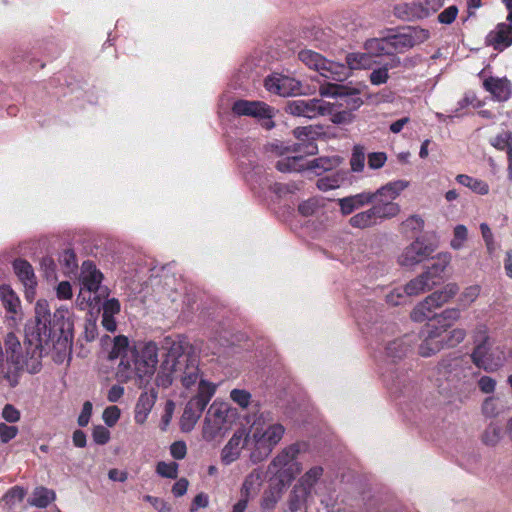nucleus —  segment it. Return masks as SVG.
Listing matches in <instances>:
<instances>
[{"label": "nucleus", "mask_w": 512, "mask_h": 512, "mask_svg": "<svg viewBox=\"0 0 512 512\" xmlns=\"http://www.w3.org/2000/svg\"><path fill=\"white\" fill-rule=\"evenodd\" d=\"M166 350L157 377L158 387L168 388L175 380L189 388L200 379L199 358L192 353L187 342L180 338L166 337L163 342Z\"/></svg>", "instance_id": "obj_1"}, {"label": "nucleus", "mask_w": 512, "mask_h": 512, "mask_svg": "<svg viewBox=\"0 0 512 512\" xmlns=\"http://www.w3.org/2000/svg\"><path fill=\"white\" fill-rule=\"evenodd\" d=\"M435 381L440 393L462 399L475 389L476 373L463 357H447L438 364Z\"/></svg>", "instance_id": "obj_2"}, {"label": "nucleus", "mask_w": 512, "mask_h": 512, "mask_svg": "<svg viewBox=\"0 0 512 512\" xmlns=\"http://www.w3.org/2000/svg\"><path fill=\"white\" fill-rule=\"evenodd\" d=\"M298 58L310 69H314L326 79L342 82L351 76L352 70L369 69L373 58L366 51L353 52L346 55V64L327 60L321 54L312 50H302Z\"/></svg>", "instance_id": "obj_3"}, {"label": "nucleus", "mask_w": 512, "mask_h": 512, "mask_svg": "<svg viewBox=\"0 0 512 512\" xmlns=\"http://www.w3.org/2000/svg\"><path fill=\"white\" fill-rule=\"evenodd\" d=\"M285 427L274 422L270 412H261L248 431L250 459L253 463L265 460L279 444Z\"/></svg>", "instance_id": "obj_4"}, {"label": "nucleus", "mask_w": 512, "mask_h": 512, "mask_svg": "<svg viewBox=\"0 0 512 512\" xmlns=\"http://www.w3.org/2000/svg\"><path fill=\"white\" fill-rule=\"evenodd\" d=\"M131 359H122L118 365L117 377L128 381L134 375L139 378L151 376L158 363V347L154 342H147L130 351Z\"/></svg>", "instance_id": "obj_5"}, {"label": "nucleus", "mask_w": 512, "mask_h": 512, "mask_svg": "<svg viewBox=\"0 0 512 512\" xmlns=\"http://www.w3.org/2000/svg\"><path fill=\"white\" fill-rule=\"evenodd\" d=\"M25 355L19 352L20 342L14 332L10 331L5 338V346L8 353V362L11 363L15 371L26 370L31 374L40 371L42 366V357L44 352L49 350L45 344L38 346L30 343L28 339V328L25 335Z\"/></svg>", "instance_id": "obj_6"}, {"label": "nucleus", "mask_w": 512, "mask_h": 512, "mask_svg": "<svg viewBox=\"0 0 512 512\" xmlns=\"http://www.w3.org/2000/svg\"><path fill=\"white\" fill-rule=\"evenodd\" d=\"M102 280L103 274L92 261L86 260L82 263L79 276L81 289L77 298L81 309L98 307L108 295L107 288L101 285Z\"/></svg>", "instance_id": "obj_7"}, {"label": "nucleus", "mask_w": 512, "mask_h": 512, "mask_svg": "<svg viewBox=\"0 0 512 512\" xmlns=\"http://www.w3.org/2000/svg\"><path fill=\"white\" fill-rule=\"evenodd\" d=\"M271 151L276 155L285 158L277 161L276 168L280 172H300L305 170V155H313L317 152V146L313 141L284 145L283 143H272Z\"/></svg>", "instance_id": "obj_8"}, {"label": "nucleus", "mask_w": 512, "mask_h": 512, "mask_svg": "<svg viewBox=\"0 0 512 512\" xmlns=\"http://www.w3.org/2000/svg\"><path fill=\"white\" fill-rule=\"evenodd\" d=\"M236 411L223 402H213L209 407L203 424V439L211 442L222 437L231 427Z\"/></svg>", "instance_id": "obj_9"}, {"label": "nucleus", "mask_w": 512, "mask_h": 512, "mask_svg": "<svg viewBox=\"0 0 512 512\" xmlns=\"http://www.w3.org/2000/svg\"><path fill=\"white\" fill-rule=\"evenodd\" d=\"M59 317L61 323H53L49 350L45 351L44 355L52 352L54 362L62 364L71 360L73 333L72 323L69 319H64L63 311L54 314L55 319H59Z\"/></svg>", "instance_id": "obj_10"}, {"label": "nucleus", "mask_w": 512, "mask_h": 512, "mask_svg": "<svg viewBox=\"0 0 512 512\" xmlns=\"http://www.w3.org/2000/svg\"><path fill=\"white\" fill-rule=\"evenodd\" d=\"M409 186L407 180H396L377 189L373 196L371 207L379 220L390 219L397 216L400 206L394 200Z\"/></svg>", "instance_id": "obj_11"}, {"label": "nucleus", "mask_w": 512, "mask_h": 512, "mask_svg": "<svg viewBox=\"0 0 512 512\" xmlns=\"http://www.w3.org/2000/svg\"><path fill=\"white\" fill-rule=\"evenodd\" d=\"M459 291L456 283H448L441 290L435 291L420 302L411 312V319L423 322L434 317V310L448 303Z\"/></svg>", "instance_id": "obj_12"}, {"label": "nucleus", "mask_w": 512, "mask_h": 512, "mask_svg": "<svg viewBox=\"0 0 512 512\" xmlns=\"http://www.w3.org/2000/svg\"><path fill=\"white\" fill-rule=\"evenodd\" d=\"M300 452L299 444H292L282 449L269 464V470L280 478V482L286 479L290 481L302 470L301 464L297 462Z\"/></svg>", "instance_id": "obj_13"}, {"label": "nucleus", "mask_w": 512, "mask_h": 512, "mask_svg": "<svg viewBox=\"0 0 512 512\" xmlns=\"http://www.w3.org/2000/svg\"><path fill=\"white\" fill-rule=\"evenodd\" d=\"M53 324L48 302L44 299L37 301L35 305V324L28 327V339L30 343L49 347Z\"/></svg>", "instance_id": "obj_14"}, {"label": "nucleus", "mask_w": 512, "mask_h": 512, "mask_svg": "<svg viewBox=\"0 0 512 512\" xmlns=\"http://www.w3.org/2000/svg\"><path fill=\"white\" fill-rule=\"evenodd\" d=\"M285 110L293 116L313 119L319 115L332 114L333 106L322 99H296L289 101Z\"/></svg>", "instance_id": "obj_15"}, {"label": "nucleus", "mask_w": 512, "mask_h": 512, "mask_svg": "<svg viewBox=\"0 0 512 512\" xmlns=\"http://www.w3.org/2000/svg\"><path fill=\"white\" fill-rule=\"evenodd\" d=\"M232 111L238 116H250L262 119V126L266 130L274 127L272 120L274 110L262 101L237 100L232 106Z\"/></svg>", "instance_id": "obj_16"}, {"label": "nucleus", "mask_w": 512, "mask_h": 512, "mask_svg": "<svg viewBox=\"0 0 512 512\" xmlns=\"http://www.w3.org/2000/svg\"><path fill=\"white\" fill-rule=\"evenodd\" d=\"M471 359L478 368L487 372H495L503 366L506 356L500 347L492 348L489 343V345L481 344L474 347Z\"/></svg>", "instance_id": "obj_17"}, {"label": "nucleus", "mask_w": 512, "mask_h": 512, "mask_svg": "<svg viewBox=\"0 0 512 512\" xmlns=\"http://www.w3.org/2000/svg\"><path fill=\"white\" fill-rule=\"evenodd\" d=\"M430 37L427 29L420 27H408L402 32L388 36V43L391 47V52H404L408 49L419 45Z\"/></svg>", "instance_id": "obj_18"}, {"label": "nucleus", "mask_w": 512, "mask_h": 512, "mask_svg": "<svg viewBox=\"0 0 512 512\" xmlns=\"http://www.w3.org/2000/svg\"><path fill=\"white\" fill-rule=\"evenodd\" d=\"M0 300L5 309L4 322L10 329H15L23 319L21 302L9 285H0Z\"/></svg>", "instance_id": "obj_19"}, {"label": "nucleus", "mask_w": 512, "mask_h": 512, "mask_svg": "<svg viewBox=\"0 0 512 512\" xmlns=\"http://www.w3.org/2000/svg\"><path fill=\"white\" fill-rule=\"evenodd\" d=\"M436 247L424 238H416L398 257V263L404 267L415 266L428 259Z\"/></svg>", "instance_id": "obj_20"}, {"label": "nucleus", "mask_w": 512, "mask_h": 512, "mask_svg": "<svg viewBox=\"0 0 512 512\" xmlns=\"http://www.w3.org/2000/svg\"><path fill=\"white\" fill-rule=\"evenodd\" d=\"M244 448L249 450L248 430L245 427L237 429L220 453L221 463L225 466L237 461Z\"/></svg>", "instance_id": "obj_21"}, {"label": "nucleus", "mask_w": 512, "mask_h": 512, "mask_svg": "<svg viewBox=\"0 0 512 512\" xmlns=\"http://www.w3.org/2000/svg\"><path fill=\"white\" fill-rule=\"evenodd\" d=\"M444 4V0H423L419 3L402 4L395 8V14L403 20L425 18L437 12Z\"/></svg>", "instance_id": "obj_22"}, {"label": "nucleus", "mask_w": 512, "mask_h": 512, "mask_svg": "<svg viewBox=\"0 0 512 512\" xmlns=\"http://www.w3.org/2000/svg\"><path fill=\"white\" fill-rule=\"evenodd\" d=\"M445 329L436 325L428 324L422 330V343L419 346V354L422 357H430L444 348L443 333Z\"/></svg>", "instance_id": "obj_23"}, {"label": "nucleus", "mask_w": 512, "mask_h": 512, "mask_svg": "<svg viewBox=\"0 0 512 512\" xmlns=\"http://www.w3.org/2000/svg\"><path fill=\"white\" fill-rule=\"evenodd\" d=\"M265 88L283 97L302 93L301 83L289 76L273 74L265 79Z\"/></svg>", "instance_id": "obj_24"}, {"label": "nucleus", "mask_w": 512, "mask_h": 512, "mask_svg": "<svg viewBox=\"0 0 512 512\" xmlns=\"http://www.w3.org/2000/svg\"><path fill=\"white\" fill-rule=\"evenodd\" d=\"M320 94L328 97H339V106H345L349 110H356L362 104V99L357 93H348L347 88L343 85L338 84H327L320 87Z\"/></svg>", "instance_id": "obj_25"}, {"label": "nucleus", "mask_w": 512, "mask_h": 512, "mask_svg": "<svg viewBox=\"0 0 512 512\" xmlns=\"http://www.w3.org/2000/svg\"><path fill=\"white\" fill-rule=\"evenodd\" d=\"M483 87L498 102L507 101L512 95V83L506 77L490 76L484 80Z\"/></svg>", "instance_id": "obj_26"}, {"label": "nucleus", "mask_w": 512, "mask_h": 512, "mask_svg": "<svg viewBox=\"0 0 512 512\" xmlns=\"http://www.w3.org/2000/svg\"><path fill=\"white\" fill-rule=\"evenodd\" d=\"M486 44L503 51L512 45V24L499 23L486 37Z\"/></svg>", "instance_id": "obj_27"}, {"label": "nucleus", "mask_w": 512, "mask_h": 512, "mask_svg": "<svg viewBox=\"0 0 512 512\" xmlns=\"http://www.w3.org/2000/svg\"><path fill=\"white\" fill-rule=\"evenodd\" d=\"M158 397L157 391L152 388L140 394L135 406L134 420L138 424H143L151 412Z\"/></svg>", "instance_id": "obj_28"}, {"label": "nucleus", "mask_w": 512, "mask_h": 512, "mask_svg": "<svg viewBox=\"0 0 512 512\" xmlns=\"http://www.w3.org/2000/svg\"><path fill=\"white\" fill-rule=\"evenodd\" d=\"M451 261V255L449 253H439L435 259V262L428 267V269L422 273L425 280H428V284L431 287L439 284L443 279V273Z\"/></svg>", "instance_id": "obj_29"}, {"label": "nucleus", "mask_w": 512, "mask_h": 512, "mask_svg": "<svg viewBox=\"0 0 512 512\" xmlns=\"http://www.w3.org/2000/svg\"><path fill=\"white\" fill-rule=\"evenodd\" d=\"M13 268L18 279L25 286L27 294L34 293L37 280L32 265L24 259H17L13 262Z\"/></svg>", "instance_id": "obj_30"}, {"label": "nucleus", "mask_w": 512, "mask_h": 512, "mask_svg": "<svg viewBox=\"0 0 512 512\" xmlns=\"http://www.w3.org/2000/svg\"><path fill=\"white\" fill-rule=\"evenodd\" d=\"M372 202L373 196L371 192H362L338 200L340 210L343 215H349L354 210L359 209Z\"/></svg>", "instance_id": "obj_31"}, {"label": "nucleus", "mask_w": 512, "mask_h": 512, "mask_svg": "<svg viewBox=\"0 0 512 512\" xmlns=\"http://www.w3.org/2000/svg\"><path fill=\"white\" fill-rule=\"evenodd\" d=\"M311 492L303 485L296 483L291 490L287 500V510L285 512H297L306 507L307 499Z\"/></svg>", "instance_id": "obj_32"}, {"label": "nucleus", "mask_w": 512, "mask_h": 512, "mask_svg": "<svg viewBox=\"0 0 512 512\" xmlns=\"http://www.w3.org/2000/svg\"><path fill=\"white\" fill-rule=\"evenodd\" d=\"M412 342L413 336L411 335H405L402 338L390 341L385 348L387 357L392 361L401 359L410 350Z\"/></svg>", "instance_id": "obj_33"}, {"label": "nucleus", "mask_w": 512, "mask_h": 512, "mask_svg": "<svg viewBox=\"0 0 512 512\" xmlns=\"http://www.w3.org/2000/svg\"><path fill=\"white\" fill-rule=\"evenodd\" d=\"M263 479H264L263 472L260 471L259 469H254L252 472H250L246 476V478L242 484L241 496L247 497L250 499V498L254 497L255 495H257V493L259 492L260 487L263 483Z\"/></svg>", "instance_id": "obj_34"}, {"label": "nucleus", "mask_w": 512, "mask_h": 512, "mask_svg": "<svg viewBox=\"0 0 512 512\" xmlns=\"http://www.w3.org/2000/svg\"><path fill=\"white\" fill-rule=\"evenodd\" d=\"M340 161L341 160L338 156L319 157L311 161H305V170H310L316 174H321L324 171H329L336 168L340 164Z\"/></svg>", "instance_id": "obj_35"}, {"label": "nucleus", "mask_w": 512, "mask_h": 512, "mask_svg": "<svg viewBox=\"0 0 512 512\" xmlns=\"http://www.w3.org/2000/svg\"><path fill=\"white\" fill-rule=\"evenodd\" d=\"M456 181L476 194L487 195L489 193V185L481 179L466 174H459L456 176Z\"/></svg>", "instance_id": "obj_36"}, {"label": "nucleus", "mask_w": 512, "mask_h": 512, "mask_svg": "<svg viewBox=\"0 0 512 512\" xmlns=\"http://www.w3.org/2000/svg\"><path fill=\"white\" fill-rule=\"evenodd\" d=\"M365 50L373 58L384 54H392L391 47L388 43V36L384 38H372L365 42Z\"/></svg>", "instance_id": "obj_37"}, {"label": "nucleus", "mask_w": 512, "mask_h": 512, "mask_svg": "<svg viewBox=\"0 0 512 512\" xmlns=\"http://www.w3.org/2000/svg\"><path fill=\"white\" fill-rule=\"evenodd\" d=\"M55 499V492L45 487H37L28 500L29 504L39 508L47 507Z\"/></svg>", "instance_id": "obj_38"}, {"label": "nucleus", "mask_w": 512, "mask_h": 512, "mask_svg": "<svg viewBox=\"0 0 512 512\" xmlns=\"http://www.w3.org/2000/svg\"><path fill=\"white\" fill-rule=\"evenodd\" d=\"M379 219L376 214L369 208L366 211L359 212L349 219V223L352 227L364 229L375 225Z\"/></svg>", "instance_id": "obj_39"}, {"label": "nucleus", "mask_w": 512, "mask_h": 512, "mask_svg": "<svg viewBox=\"0 0 512 512\" xmlns=\"http://www.w3.org/2000/svg\"><path fill=\"white\" fill-rule=\"evenodd\" d=\"M128 339L125 336H117L114 338L113 347L109 352V359L113 360L116 358L131 359V354L128 349Z\"/></svg>", "instance_id": "obj_40"}, {"label": "nucleus", "mask_w": 512, "mask_h": 512, "mask_svg": "<svg viewBox=\"0 0 512 512\" xmlns=\"http://www.w3.org/2000/svg\"><path fill=\"white\" fill-rule=\"evenodd\" d=\"M284 486V482H280L277 486L271 487L269 490L264 492L261 507L264 510H272L279 499L281 498V490Z\"/></svg>", "instance_id": "obj_41"}, {"label": "nucleus", "mask_w": 512, "mask_h": 512, "mask_svg": "<svg viewBox=\"0 0 512 512\" xmlns=\"http://www.w3.org/2000/svg\"><path fill=\"white\" fill-rule=\"evenodd\" d=\"M209 402L200 396L192 398L185 407V415L192 413V425L200 418L202 412Z\"/></svg>", "instance_id": "obj_42"}, {"label": "nucleus", "mask_w": 512, "mask_h": 512, "mask_svg": "<svg viewBox=\"0 0 512 512\" xmlns=\"http://www.w3.org/2000/svg\"><path fill=\"white\" fill-rule=\"evenodd\" d=\"M404 288V292L406 295L409 296H415L418 295L426 290H430L431 284H428V280H425V278L421 275L418 277L412 279L410 282L406 284Z\"/></svg>", "instance_id": "obj_43"}, {"label": "nucleus", "mask_w": 512, "mask_h": 512, "mask_svg": "<svg viewBox=\"0 0 512 512\" xmlns=\"http://www.w3.org/2000/svg\"><path fill=\"white\" fill-rule=\"evenodd\" d=\"M323 475V468L321 466H314L310 468L303 476L298 480V484L303 485L311 492L313 486Z\"/></svg>", "instance_id": "obj_44"}, {"label": "nucleus", "mask_w": 512, "mask_h": 512, "mask_svg": "<svg viewBox=\"0 0 512 512\" xmlns=\"http://www.w3.org/2000/svg\"><path fill=\"white\" fill-rule=\"evenodd\" d=\"M481 292L480 285H471L466 287L459 296L458 302L462 308L469 307L472 303L476 301Z\"/></svg>", "instance_id": "obj_45"}, {"label": "nucleus", "mask_w": 512, "mask_h": 512, "mask_svg": "<svg viewBox=\"0 0 512 512\" xmlns=\"http://www.w3.org/2000/svg\"><path fill=\"white\" fill-rule=\"evenodd\" d=\"M323 205L324 202L322 199L314 197L300 203L298 206V211L302 216L309 217L317 214Z\"/></svg>", "instance_id": "obj_46"}, {"label": "nucleus", "mask_w": 512, "mask_h": 512, "mask_svg": "<svg viewBox=\"0 0 512 512\" xmlns=\"http://www.w3.org/2000/svg\"><path fill=\"white\" fill-rule=\"evenodd\" d=\"M445 329L443 333L444 337V347H455L460 344L466 337V330L463 328H454L453 330L447 332L446 327L442 326Z\"/></svg>", "instance_id": "obj_47"}, {"label": "nucleus", "mask_w": 512, "mask_h": 512, "mask_svg": "<svg viewBox=\"0 0 512 512\" xmlns=\"http://www.w3.org/2000/svg\"><path fill=\"white\" fill-rule=\"evenodd\" d=\"M59 263L65 274L73 273L78 267L76 255L72 249H66L60 254Z\"/></svg>", "instance_id": "obj_48"}, {"label": "nucleus", "mask_w": 512, "mask_h": 512, "mask_svg": "<svg viewBox=\"0 0 512 512\" xmlns=\"http://www.w3.org/2000/svg\"><path fill=\"white\" fill-rule=\"evenodd\" d=\"M501 439V427L490 424L484 431L482 440L486 445L495 446Z\"/></svg>", "instance_id": "obj_49"}, {"label": "nucleus", "mask_w": 512, "mask_h": 512, "mask_svg": "<svg viewBox=\"0 0 512 512\" xmlns=\"http://www.w3.org/2000/svg\"><path fill=\"white\" fill-rule=\"evenodd\" d=\"M156 472L162 477L176 479L178 476V464L173 461H161L157 464Z\"/></svg>", "instance_id": "obj_50"}, {"label": "nucleus", "mask_w": 512, "mask_h": 512, "mask_svg": "<svg viewBox=\"0 0 512 512\" xmlns=\"http://www.w3.org/2000/svg\"><path fill=\"white\" fill-rule=\"evenodd\" d=\"M475 347L478 345H489L490 338L488 336V328L485 324H477L472 332Z\"/></svg>", "instance_id": "obj_51"}, {"label": "nucleus", "mask_w": 512, "mask_h": 512, "mask_svg": "<svg viewBox=\"0 0 512 512\" xmlns=\"http://www.w3.org/2000/svg\"><path fill=\"white\" fill-rule=\"evenodd\" d=\"M468 230L464 225H457L454 228V237L451 240V247L454 250H459L463 247L464 242L467 240Z\"/></svg>", "instance_id": "obj_52"}, {"label": "nucleus", "mask_w": 512, "mask_h": 512, "mask_svg": "<svg viewBox=\"0 0 512 512\" xmlns=\"http://www.w3.org/2000/svg\"><path fill=\"white\" fill-rule=\"evenodd\" d=\"M491 145L499 150L508 149L512 146V132L511 131H503L498 134L496 137L491 139Z\"/></svg>", "instance_id": "obj_53"}, {"label": "nucleus", "mask_w": 512, "mask_h": 512, "mask_svg": "<svg viewBox=\"0 0 512 512\" xmlns=\"http://www.w3.org/2000/svg\"><path fill=\"white\" fill-rule=\"evenodd\" d=\"M407 297L408 296L404 292V288L398 287V288L391 290L386 295V302L392 306H397V305L405 303Z\"/></svg>", "instance_id": "obj_54"}, {"label": "nucleus", "mask_w": 512, "mask_h": 512, "mask_svg": "<svg viewBox=\"0 0 512 512\" xmlns=\"http://www.w3.org/2000/svg\"><path fill=\"white\" fill-rule=\"evenodd\" d=\"M231 399L240 407L246 408L250 404L251 394L243 389H233L230 392Z\"/></svg>", "instance_id": "obj_55"}, {"label": "nucleus", "mask_w": 512, "mask_h": 512, "mask_svg": "<svg viewBox=\"0 0 512 512\" xmlns=\"http://www.w3.org/2000/svg\"><path fill=\"white\" fill-rule=\"evenodd\" d=\"M340 182H341V180L339 177L332 175V176H326V177L319 178L317 180L316 185L319 190L328 191V190L338 188L340 186Z\"/></svg>", "instance_id": "obj_56"}, {"label": "nucleus", "mask_w": 512, "mask_h": 512, "mask_svg": "<svg viewBox=\"0 0 512 512\" xmlns=\"http://www.w3.org/2000/svg\"><path fill=\"white\" fill-rule=\"evenodd\" d=\"M120 414H121L120 409L117 406L113 405V406L107 407L104 410L102 418L107 426L113 427L119 420Z\"/></svg>", "instance_id": "obj_57"}, {"label": "nucleus", "mask_w": 512, "mask_h": 512, "mask_svg": "<svg viewBox=\"0 0 512 512\" xmlns=\"http://www.w3.org/2000/svg\"><path fill=\"white\" fill-rule=\"evenodd\" d=\"M389 67L384 65L378 69H375L370 74V81L373 85H381L387 82Z\"/></svg>", "instance_id": "obj_58"}, {"label": "nucleus", "mask_w": 512, "mask_h": 512, "mask_svg": "<svg viewBox=\"0 0 512 512\" xmlns=\"http://www.w3.org/2000/svg\"><path fill=\"white\" fill-rule=\"evenodd\" d=\"M93 440L96 444L105 445L110 440V431L102 426H95L92 432Z\"/></svg>", "instance_id": "obj_59"}, {"label": "nucleus", "mask_w": 512, "mask_h": 512, "mask_svg": "<svg viewBox=\"0 0 512 512\" xmlns=\"http://www.w3.org/2000/svg\"><path fill=\"white\" fill-rule=\"evenodd\" d=\"M40 268L47 279L55 277L56 264L52 257H43L40 262Z\"/></svg>", "instance_id": "obj_60"}, {"label": "nucleus", "mask_w": 512, "mask_h": 512, "mask_svg": "<svg viewBox=\"0 0 512 512\" xmlns=\"http://www.w3.org/2000/svg\"><path fill=\"white\" fill-rule=\"evenodd\" d=\"M216 390L215 385L212 383H209L205 380L200 379L199 381V388H198V394L196 396H200L201 398H204L206 401H210L212 396L214 395Z\"/></svg>", "instance_id": "obj_61"}, {"label": "nucleus", "mask_w": 512, "mask_h": 512, "mask_svg": "<svg viewBox=\"0 0 512 512\" xmlns=\"http://www.w3.org/2000/svg\"><path fill=\"white\" fill-rule=\"evenodd\" d=\"M17 433L18 428L16 426L0 423V439L3 443H8L16 437Z\"/></svg>", "instance_id": "obj_62"}, {"label": "nucleus", "mask_w": 512, "mask_h": 512, "mask_svg": "<svg viewBox=\"0 0 512 512\" xmlns=\"http://www.w3.org/2000/svg\"><path fill=\"white\" fill-rule=\"evenodd\" d=\"M387 160L386 153L384 152H373L368 155V166L371 169L381 168Z\"/></svg>", "instance_id": "obj_63"}, {"label": "nucleus", "mask_w": 512, "mask_h": 512, "mask_svg": "<svg viewBox=\"0 0 512 512\" xmlns=\"http://www.w3.org/2000/svg\"><path fill=\"white\" fill-rule=\"evenodd\" d=\"M458 8L455 5L449 6L438 15V20L442 24H451L457 17Z\"/></svg>", "instance_id": "obj_64"}]
</instances>
